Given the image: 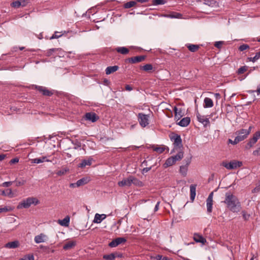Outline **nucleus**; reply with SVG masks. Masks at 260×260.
<instances>
[{
	"instance_id": "c03bdc74",
	"label": "nucleus",
	"mask_w": 260,
	"mask_h": 260,
	"mask_svg": "<svg viewBox=\"0 0 260 260\" xmlns=\"http://www.w3.org/2000/svg\"><path fill=\"white\" fill-rule=\"evenodd\" d=\"M19 260H34V256L32 254H27L24 256L23 257Z\"/></svg>"
},
{
	"instance_id": "6e6552de",
	"label": "nucleus",
	"mask_w": 260,
	"mask_h": 260,
	"mask_svg": "<svg viewBox=\"0 0 260 260\" xmlns=\"http://www.w3.org/2000/svg\"><path fill=\"white\" fill-rule=\"evenodd\" d=\"M89 180L88 178H82L78 180L76 183H72L69 185L71 188L78 187L87 184Z\"/></svg>"
},
{
	"instance_id": "774afa93",
	"label": "nucleus",
	"mask_w": 260,
	"mask_h": 260,
	"mask_svg": "<svg viewBox=\"0 0 260 260\" xmlns=\"http://www.w3.org/2000/svg\"><path fill=\"white\" fill-rule=\"evenodd\" d=\"M259 190H260L259 186H256L252 190V193L257 192H258Z\"/></svg>"
},
{
	"instance_id": "aec40b11",
	"label": "nucleus",
	"mask_w": 260,
	"mask_h": 260,
	"mask_svg": "<svg viewBox=\"0 0 260 260\" xmlns=\"http://www.w3.org/2000/svg\"><path fill=\"white\" fill-rule=\"evenodd\" d=\"M196 184H191L190 186V199L193 201L196 195Z\"/></svg>"
},
{
	"instance_id": "052dcab7",
	"label": "nucleus",
	"mask_w": 260,
	"mask_h": 260,
	"mask_svg": "<svg viewBox=\"0 0 260 260\" xmlns=\"http://www.w3.org/2000/svg\"><path fill=\"white\" fill-rule=\"evenodd\" d=\"M25 182H26V181L24 180H21V181H16V185L17 186L23 185L25 183Z\"/></svg>"
},
{
	"instance_id": "1a4fd4ad",
	"label": "nucleus",
	"mask_w": 260,
	"mask_h": 260,
	"mask_svg": "<svg viewBox=\"0 0 260 260\" xmlns=\"http://www.w3.org/2000/svg\"><path fill=\"white\" fill-rule=\"evenodd\" d=\"M126 241V239L123 237H119L113 240L109 244V246L111 247H115L120 244L124 243Z\"/></svg>"
},
{
	"instance_id": "49530a36",
	"label": "nucleus",
	"mask_w": 260,
	"mask_h": 260,
	"mask_svg": "<svg viewBox=\"0 0 260 260\" xmlns=\"http://www.w3.org/2000/svg\"><path fill=\"white\" fill-rule=\"evenodd\" d=\"M11 6L15 8H19L21 7V3L20 1H16L12 2L11 4Z\"/></svg>"
},
{
	"instance_id": "a18cd8bd",
	"label": "nucleus",
	"mask_w": 260,
	"mask_h": 260,
	"mask_svg": "<svg viewBox=\"0 0 260 260\" xmlns=\"http://www.w3.org/2000/svg\"><path fill=\"white\" fill-rule=\"evenodd\" d=\"M152 3L153 5L156 6L164 5L166 3V1L165 0H152Z\"/></svg>"
},
{
	"instance_id": "4468645a",
	"label": "nucleus",
	"mask_w": 260,
	"mask_h": 260,
	"mask_svg": "<svg viewBox=\"0 0 260 260\" xmlns=\"http://www.w3.org/2000/svg\"><path fill=\"white\" fill-rule=\"evenodd\" d=\"M85 118L86 120L91 121L92 122H94L98 120L99 117L95 113L88 112L85 114Z\"/></svg>"
},
{
	"instance_id": "5fc2aeb1",
	"label": "nucleus",
	"mask_w": 260,
	"mask_h": 260,
	"mask_svg": "<svg viewBox=\"0 0 260 260\" xmlns=\"http://www.w3.org/2000/svg\"><path fill=\"white\" fill-rule=\"evenodd\" d=\"M242 216H243V218L245 220H248L249 219V218L250 217V215L248 214H247L246 212L245 211H242Z\"/></svg>"
},
{
	"instance_id": "13d9d810",
	"label": "nucleus",
	"mask_w": 260,
	"mask_h": 260,
	"mask_svg": "<svg viewBox=\"0 0 260 260\" xmlns=\"http://www.w3.org/2000/svg\"><path fill=\"white\" fill-rule=\"evenodd\" d=\"M156 259L157 260H169L167 256H162L160 255H157L156 256Z\"/></svg>"
},
{
	"instance_id": "8fccbe9b",
	"label": "nucleus",
	"mask_w": 260,
	"mask_h": 260,
	"mask_svg": "<svg viewBox=\"0 0 260 260\" xmlns=\"http://www.w3.org/2000/svg\"><path fill=\"white\" fill-rule=\"evenodd\" d=\"M247 67L246 66H243V67H240L238 70V73L239 74H243L247 70Z\"/></svg>"
},
{
	"instance_id": "393cba45",
	"label": "nucleus",
	"mask_w": 260,
	"mask_h": 260,
	"mask_svg": "<svg viewBox=\"0 0 260 260\" xmlns=\"http://www.w3.org/2000/svg\"><path fill=\"white\" fill-rule=\"evenodd\" d=\"M115 50L119 53L123 55L127 54L129 50L128 48L125 47H118L115 48Z\"/></svg>"
},
{
	"instance_id": "de8ad7c7",
	"label": "nucleus",
	"mask_w": 260,
	"mask_h": 260,
	"mask_svg": "<svg viewBox=\"0 0 260 260\" xmlns=\"http://www.w3.org/2000/svg\"><path fill=\"white\" fill-rule=\"evenodd\" d=\"M249 46L248 44H243L239 47L238 49L240 51H244L247 49H249Z\"/></svg>"
},
{
	"instance_id": "b1692460",
	"label": "nucleus",
	"mask_w": 260,
	"mask_h": 260,
	"mask_svg": "<svg viewBox=\"0 0 260 260\" xmlns=\"http://www.w3.org/2000/svg\"><path fill=\"white\" fill-rule=\"evenodd\" d=\"M118 69L119 67L118 66L108 67L105 70L106 74L107 75L111 74L117 71L118 70Z\"/></svg>"
},
{
	"instance_id": "c756f323",
	"label": "nucleus",
	"mask_w": 260,
	"mask_h": 260,
	"mask_svg": "<svg viewBox=\"0 0 260 260\" xmlns=\"http://www.w3.org/2000/svg\"><path fill=\"white\" fill-rule=\"evenodd\" d=\"M44 161H50V160L47 159L46 156H43L40 158H36L31 159V162L34 164H40Z\"/></svg>"
},
{
	"instance_id": "0eeeda50",
	"label": "nucleus",
	"mask_w": 260,
	"mask_h": 260,
	"mask_svg": "<svg viewBox=\"0 0 260 260\" xmlns=\"http://www.w3.org/2000/svg\"><path fill=\"white\" fill-rule=\"evenodd\" d=\"M138 121L140 125L145 127L149 124V116L142 113H140L138 115Z\"/></svg>"
},
{
	"instance_id": "2eb2a0df",
	"label": "nucleus",
	"mask_w": 260,
	"mask_h": 260,
	"mask_svg": "<svg viewBox=\"0 0 260 260\" xmlns=\"http://www.w3.org/2000/svg\"><path fill=\"white\" fill-rule=\"evenodd\" d=\"M193 238L196 242L201 243L203 245L205 244L207 242L206 239L203 236L198 233H194Z\"/></svg>"
},
{
	"instance_id": "72a5a7b5",
	"label": "nucleus",
	"mask_w": 260,
	"mask_h": 260,
	"mask_svg": "<svg viewBox=\"0 0 260 260\" xmlns=\"http://www.w3.org/2000/svg\"><path fill=\"white\" fill-rule=\"evenodd\" d=\"M175 162V159L173 157V156H171L166 160L164 165H166V167H170L174 164Z\"/></svg>"
},
{
	"instance_id": "ddd939ff",
	"label": "nucleus",
	"mask_w": 260,
	"mask_h": 260,
	"mask_svg": "<svg viewBox=\"0 0 260 260\" xmlns=\"http://www.w3.org/2000/svg\"><path fill=\"white\" fill-rule=\"evenodd\" d=\"M145 58L146 56L145 55H140L128 58L127 59V60L131 63H136L142 62L145 60Z\"/></svg>"
},
{
	"instance_id": "4be33fe9",
	"label": "nucleus",
	"mask_w": 260,
	"mask_h": 260,
	"mask_svg": "<svg viewBox=\"0 0 260 260\" xmlns=\"http://www.w3.org/2000/svg\"><path fill=\"white\" fill-rule=\"evenodd\" d=\"M204 107L205 108H211L213 106V102L211 99L205 98L204 100Z\"/></svg>"
},
{
	"instance_id": "f3484780",
	"label": "nucleus",
	"mask_w": 260,
	"mask_h": 260,
	"mask_svg": "<svg viewBox=\"0 0 260 260\" xmlns=\"http://www.w3.org/2000/svg\"><path fill=\"white\" fill-rule=\"evenodd\" d=\"M132 178L131 176L128 177L126 179H124L121 181H119L118 182V185L120 187H123L124 186H130L132 185Z\"/></svg>"
},
{
	"instance_id": "f8f14e48",
	"label": "nucleus",
	"mask_w": 260,
	"mask_h": 260,
	"mask_svg": "<svg viewBox=\"0 0 260 260\" xmlns=\"http://www.w3.org/2000/svg\"><path fill=\"white\" fill-rule=\"evenodd\" d=\"M47 240V236L44 233H41L40 234L36 236L34 238V241L37 244L45 242Z\"/></svg>"
},
{
	"instance_id": "864d4df0",
	"label": "nucleus",
	"mask_w": 260,
	"mask_h": 260,
	"mask_svg": "<svg viewBox=\"0 0 260 260\" xmlns=\"http://www.w3.org/2000/svg\"><path fill=\"white\" fill-rule=\"evenodd\" d=\"M249 92L250 93L256 92L257 95H260V84L257 86V89L255 90H250Z\"/></svg>"
},
{
	"instance_id": "cd10ccee",
	"label": "nucleus",
	"mask_w": 260,
	"mask_h": 260,
	"mask_svg": "<svg viewBox=\"0 0 260 260\" xmlns=\"http://www.w3.org/2000/svg\"><path fill=\"white\" fill-rule=\"evenodd\" d=\"M19 246V242L14 241L7 243L5 247L7 248H15Z\"/></svg>"
},
{
	"instance_id": "69168bd1",
	"label": "nucleus",
	"mask_w": 260,
	"mask_h": 260,
	"mask_svg": "<svg viewBox=\"0 0 260 260\" xmlns=\"http://www.w3.org/2000/svg\"><path fill=\"white\" fill-rule=\"evenodd\" d=\"M159 204H160V202L159 201L157 202L155 206L154 209V212H156V211H158V210L159 209Z\"/></svg>"
},
{
	"instance_id": "5701e85b",
	"label": "nucleus",
	"mask_w": 260,
	"mask_h": 260,
	"mask_svg": "<svg viewBox=\"0 0 260 260\" xmlns=\"http://www.w3.org/2000/svg\"><path fill=\"white\" fill-rule=\"evenodd\" d=\"M257 140L258 139L253 135L252 138L249 140V142L247 143L246 145L245 146L246 149H250L254 145V144L256 143Z\"/></svg>"
},
{
	"instance_id": "a19ab883",
	"label": "nucleus",
	"mask_w": 260,
	"mask_h": 260,
	"mask_svg": "<svg viewBox=\"0 0 260 260\" xmlns=\"http://www.w3.org/2000/svg\"><path fill=\"white\" fill-rule=\"evenodd\" d=\"M259 58H260V52L256 53V54L255 55V56L253 57H248V59L250 61H252L253 62H254L257 60H258Z\"/></svg>"
},
{
	"instance_id": "603ef678",
	"label": "nucleus",
	"mask_w": 260,
	"mask_h": 260,
	"mask_svg": "<svg viewBox=\"0 0 260 260\" xmlns=\"http://www.w3.org/2000/svg\"><path fill=\"white\" fill-rule=\"evenodd\" d=\"M223 43V41H217L215 43L214 46L218 49H220Z\"/></svg>"
},
{
	"instance_id": "f03ea898",
	"label": "nucleus",
	"mask_w": 260,
	"mask_h": 260,
	"mask_svg": "<svg viewBox=\"0 0 260 260\" xmlns=\"http://www.w3.org/2000/svg\"><path fill=\"white\" fill-rule=\"evenodd\" d=\"M40 201L39 200L35 197H29L27 198L21 202H20L18 206V209H22V208H28L31 205H37L39 204Z\"/></svg>"
},
{
	"instance_id": "2f4dec72",
	"label": "nucleus",
	"mask_w": 260,
	"mask_h": 260,
	"mask_svg": "<svg viewBox=\"0 0 260 260\" xmlns=\"http://www.w3.org/2000/svg\"><path fill=\"white\" fill-rule=\"evenodd\" d=\"M58 222L62 226H68L70 222V217L67 216L62 220H59Z\"/></svg>"
},
{
	"instance_id": "a878e982",
	"label": "nucleus",
	"mask_w": 260,
	"mask_h": 260,
	"mask_svg": "<svg viewBox=\"0 0 260 260\" xmlns=\"http://www.w3.org/2000/svg\"><path fill=\"white\" fill-rule=\"evenodd\" d=\"M76 242L75 241H69L64 244L63 246V249L65 250H67L73 248L76 246Z\"/></svg>"
},
{
	"instance_id": "0e129e2a",
	"label": "nucleus",
	"mask_w": 260,
	"mask_h": 260,
	"mask_svg": "<svg viewBox=\"0 0 260 260\" xmlns=\"http://www.w3.org/2000/svg\"><path fill=\"white\" fill-rule=\"evenodd\" d=\"M151 169V167L144 168L142 170V173H147V172H148V171H149Z\"/></svg>"
},
{
	"instance_id": "39448f33",
	"label": "nucleus",
	"mask_w": 260,
	"mask_h": 260,
	"mask_svg": "<svg viewBox=\"0 0 260 260\" xmlns=\"http://www.w3.org/2000/svg\"><path fill=\"white\" fill-rule=\"evenodd\" d=\"M252 127L249 126L248 129H241L236 132L237 136L236 137L239 142L245 139L250 133Z\"/></svg>"
},
{
	"instance_id": "4c0bfd02",
	"label": "nucleus",
	"mask_w": 260,
	"mask_h": 260,
	"mask_svg": "<svg viewBox=\"0 0 260 260\" xmlns=\"http://www.w3.org/2000/svg\"><path fill=\"white\" fill-rule=\"evenodd\" d=\"M136 2L135 1H130L125 3L123 5V8L125 9H129L136 5Z\"/></svg>"
},
{
	"instance_id": "9b49d317",
	"label": "nucleus",
	"mask_w": 260,
	"mask_h": 260,
	"mask_svg": "<svg viewBox=\"0 0 260 260\" xmlns=\"http://www.w3.org/2000/svg\"><path fill=\"white\" fill-rule=\"evenodd\" d=\"M213 196V192H212L209 194L206 200L207 210L208 213H211L212 211Z\"/></svg>"
},
{
	"instance_id": "3c124183",
	"label": "nucleus",
	"mask_w": 260,
	"mask_h": 260,
	"mask_svg": "<svg viewBox=\"0 0 260 260\" xmlns=\"http://www.w3.org/2000/svg\"><path fill=\"white\" fill-rule=\"evenodd\" d=\"M10 210H11V207L5 206L4 207L0 208V213L2 212H7Z\"/></svg>"
},
{
	"instance_id": "09e8293b",
	"label": "nucleus",
	"mask_w": 260,
	"mask_h": 260,
	"mask_svg": "<svg viewBox=\"0 0 260 260\" xmlns=\"http://www.w3.org/2000/svg\"><path fill=\"white\" fill-rule=\"evenodd\" d=\"M72 143L75 145L74 148L76 149L81 147V142L77 139L74 141H73Z\"/></svg>"
},
{
	"instance_id": "7c9ffc66",
	"label": "nucleus",
	"mask_w": 260,
	"mask_h": 260,
	"mask_svg": "<svg viewBox=\"0 0 260 260\" xmlns=\"http://www.w3.org/2000/svg\"><path fill=\"white\" fill-rule=\"evenodd\" d=\"M174 111L175 113V118L179 119L182 116V112L181 109H178L177 107H174Z\"/></svg>"
},
{
	"instance_id": "6ab92c4d",
	"label": "nucleus",
	"mask_w": 260,
	"mask_h": 260,
	"mask_svg": "<svg viewBox=\"0 0 260 260\" xmlns=\"http://www.w3.org/2000/svg\"><path fill=\"white\" fill-rule=\"evenodd\" d=\"M107 217V215L104 214H100L96 213L93 219V222L96 223H101Z\"/></svg>"
},
{
	"instance_id": "4d7b16f0",
	"label": "nucleus",
	"mask_w": 260,
	"mask_h": 260,
	"mask_svg": "<svg viewBox=\"0 0 260 260\" xmlns=\"http://www.w3.org/2000/svg\"><path fill=\"white\" fill-rule=\"evenodd\" d=\"M13 183L12 181H8L3 182L2 184V186L5 187H8L11 186Z\"/></svg>"
},
{
	"instance_id": "ea45409f",
	"label": "nucleus",
	"mask_w": 260,
	"mask_h": 260,
	"mask_svg": "<svg viewBox=\"0 0 260 260\" xmlns=\"http://www.w3.org/2000/svg\"><path fill=\"white\" fill-rule=\"evenodd\" d=\"M173 156L175 159L176 161L179 160L183 157V152L180 150L177 153L176 155Z\"/></svg>"
},
{
	"instance_id": "f704fd0d",
	"label": "nucleus",
	"mask_w": 260,
	"mask_h": 260,
	"mask_svg": "<svg viewBox=\"0 0 260 260\" xmlns=\"http://www.w3.org/2000/svg\"><path fill=\"white\" fill-rule=\"evenodd\" d=\"M2 194L5 196H8L10 198H12L13 197V193L11 188H8L6 190H3L2 191Z\"/></svg>"
},
{
	"instance_id": "bf43d9fd",
	"label": "nucleus",
	"mask_w": 260,
	"mask_h": 260,
	"mask_svg": "<svg viewBox=\"0 0 260 260\" xmlns=\"http://www.w3.org/2000/svg\"><path fill=\"white\" fill-rule=\"evenodd\" d=\"M228 143H230V144H232L233 145H236V144H238L239 143V141H238L237 138H235V140L234 141H233L232 140L229 139L228 140Z\"/></svg>"
},
{
	"instance_id": "37998d69",
	"label": "nucleus",
	"mask_w": 260,
	"mask_h": 260,
	"mask_svg": "<svg viewBox=\"0 0 260 260\" xmlns=\"http://www.w3.org/2000/svg\"><path fill=\"white\" fill-rule=\"evenodd\" d=\"M69 171V169H67V168H63L61 170L57 171V172L56 173V174L58 175V176H62V175H64L67 172H68Z\"/></svg>"
},
{
	"instance_id": "680f3d73",
	"label": "nucleus",
	"mask_w": 260,
	"mask_h": 260,
	"mask_svg": "<svg viewBox=\"0 0 260 260\" xmlns=\"http://www.w3.org/2000/svg\"><path fill=\"white\" fill-rule=\"evenodd\" d=\"M252 154L255 156L260 155V147L257 149L253 151Z\"/></svg>"
},
{
	"instance_id": "e2e57ef3",
	"label": "nucleus",
	"mask_w": 260,
	"mask_h": 260,
	"mask_svg": "<svg viewBox=\"0 0 260 260\" xmlns=\"http://www.w3.org/2000/svg\"><path fill=\"white\" fill-rule=\"evenodd\" d=\"M20 2L21 3V7H22L26 6L28 3L26 0H20Z\"/></svg>"
},
{
	"instance_id": "c85d7f7f",
	"label": "nucleus",
	"mask_w": 260,
	"mask_h": 260,
	"mask_svg": "<svg viewBox=\"0 0 260 260\" xmlns=\"http://www.w3.org/2000/svg\"><path fill=\"white\" fill-rule=\"evenodd\" d=\"M92 160V158H90L88 159H83L81 163L78 165L79 167L84 168L86 166H90Z\"/></svg>"
},
{
	"instance_id": "338daca9",
	"label": "nucleus",
	"mask_w": 260,
	"mask_h": 260,
	"mask_svg": "<svg viewBox=\"0 0 260 260\" xmlns=\"http://www.w3.org/2000/svg\"><path fill=\"white\" fill-rule=\"evenodd\" d=\"M257 139L260 138V130L258 131H257L254 133L253 135Z\"/></svg>"
},
{
	"instance_id": "bb28decb",
	"label": "nucleus",
	"mask_w": 260,
	"mask_h": 260,
	"mask_svg": "<svg viewBox=\"0 0 260 260\" xmlns=\"http://www.w3.org/2000/svg\"><path fill=\"white\" fill-rule=\"evenodd\" d=\"M186 46L188 50L192 52H196L200 48V45L192 44H187L186 45Z\"/></svg>"
},
{
	"instance_id": "e433bc0d",
	"label": "nucleus",
	"mask_w": 260,
	"mask_h": 260,
	"mask_svg": "<svg viewBox=\"0 0 260 260\" xmlns=\"http://www.w3.org/2000/svg\"><path fill=\"white\" fill-rule=\"evenodd\" d=\"M117 256L116 253H112L110 254H105L103 256V258L106 260H114Z\"/></svg>"
},
{
	"instance_id": "7ed1b4c3",
	"label": "nucleus",
	"mask_w": 260,
	"mask_h": 260,
	"mask_svg": "<svg viewBox=\"0 0 260 260\" xmlns=\"http://www.w3.org/2000/svg\"><path fill=\"white\" fill-rule=\"evenodd\" d=\"M32 89L37 90L43 95L47 96H51L56 92L55 90H50L45 86L36 85H32Z\"/></svg>"
},
{
	"instance_id": "423d86ee",
	"label": "nucleus",
	"mask_w": 260,
	"mask_h": 260,
	"mask_svg": "<svg viewBox=\"0 0 260 260\" xmlns=\"http://www.w3.org/2000/svg\"><path fill=\"white\" fill-rule=\"evenodd\" d=\"M222 166L228 170H233L241 167L242 162L238 160H233L229 162L223 161Z\"/></svg>"
},
{
	"instance_id": "dca6fc26",
	"label": "nucleus",
	"mask_w": 260,
	"mask_h": 260,
	"mask_svg": "<svg viewBox=\"0 0 260 260\" xmlns=\"http://www.w3.org/2000/svg\"><path fill=\"white\" fill-rule=\"evenodd\" d=\"M150 148H152L153 151L159 154L162 153L166 150H167L168 151H169V150L168 147H166L165 146H160L158 145H153L151 146Z\"/></svg>"
},
{
	"instance_id": "6e6d98bb",
	"label": "nucleus",
	"mask_w": 260,
	"mask_h": 260,
	"mask_svg": "<svg viewBox=\"0 0 260 260\" xmlns=\"http://www.w3.org/2000/svg\"><path fill=\"white\" fill-rule=\"evenodd\" d=\"M56 50V48H52L47 50L46 55L47 56H50L52 55V53L55 52Z\"/></svg>"
},
{
	"instance_id": "c9c22d12",
	"label": "nucleus",
	"mask_w": 260,
	"mask_h": 260,
	"mask_svg": "<svg viewBox=\"0 0 260 260\" xmlns=\"http://www.w3.org/2000/svg\"><path fill=\"white\" fill-rule=\"evenodd\" d=\"M140 69L146 72H149L153 69V66L151 64H146L144 66H141L140 67Z\"/></svg>"
},
{
	"instance_id": "20e7f679",
	"label": "nucleus",
	"mask_w": 260,
	"mask_h": 260,
	"mask_svg": "<svg viewBox=\"0 0 260 260\" xmlns=\"http://www.w3.org/2000/svg\"><path fill=\"white\" fill-rule=\"evenodd\" d=\"M169 138L170 140L173 142L174 145V149H180L182 148V139L181 138V136L174 133H171L169 135ZM174 149H173L174 150Z\"/></svg>"
},
{
	"instance_id": "79ce46f5",
	"label": "nucleus",
	"mask_w": 260,
	"mask_h": 260,
	"mask_svg": "<svg viewBox=\"0 0 260 260\" xmlns=\"http://www.w3.org/2000/svg\"><path fill=\"white\" fill-rule=\"evenodd\" d=\"M60 32L55 31L54 34L50 38V40H53L54 39H58L62 36V34H60Z\"/></svg>"
},
{
	"instance_id": "9d476101",
	"label": "nucleus",
	"mask_w": 260,
	"mask_h": 260,
	"mask_svg": "<svg viewBox=\"0 0 260 260\" xmlns=\"http://www.w3.org/2000/svg\"><path fill=\"white\" fill-rule=\"evenodd\" d=\"M197 118L199 122L202 123L204 127L210 125V121L209 118L204 115H201L199 112L197 113Z\"/></svg>"
},
{
	"instance_id": "412c9836",
	"label": "nucleus",
	"mask_w": 260,
	"mask_h": 260,
	"mask_svg": "<svg viewBox=\"0 0 260 260\" xmlns=\"http://www.w3.org/2000/svg\"><path fill=\"white\" fill-rule=\"evenodd\" d=\"M190 122V118L186 117L182 118L177 124L182 127H185L189 124Z\"/></svg>"
},
{
	"instance_id": "58836bf2",
	"label": "nucleus",
	"mask_w": 260,
	"mask_h": 260,
	"mask_svg": "<svg viewBox=\"0 0 260 260\" xmlns=\"http://www.w3.org/2000/svg\"><path fill=\"white\" fill-rule=\"evenodd\" d=\"M167 17L171 18H180L182 17V15L179 13L173 12L169 15H167Z\"/></svg>"
},
{
	"instance_id": "f257e3e1",
	"label": "nucleus",
	"mask_w": 260,
	"mask_h": 260,
	"mask_svg": "<svg viewBox=\"0 0 260 260\" xmlns=\"http://www.w3.org/2000/svg\"><path fill=\"white\" fill-rule=\"evenodd\" d=\"M224 203L227 207L233 212H238L241 209V206L238 198L231 192H227L225 194Z\"/></svg>"
},
{
	"instance_id": "473e14b6",
	"label": "nucleus",
	"mask_w": 260,
	"mask_h": 260,
	"mask_svg": "<svg viewBox=\"0 0 260 260\" xmlns=\"http://www.w3.org/2000/svg\"><path fill=\"white\" fill-rule=\"evenodd\" d=\"M131 178H132V184H133L134 185H135L136 186H143V183L139 180V179H138L137 178L131 176Z\"/></svg>"
},
{
	"instance_id": "a211bd4d",
	"label": "nucleus",
	"mask_w": 260,
	"mask_h": 260,
	"mask_svg": "<svg viewBox=\"0 0 260 260\" xmlns=\"http://www.w3.org/2000/svg\"><path fill=\"white\" fill-rule=\"evenodd\" d=\"M190 163V160H188L187 161L185 165L181 166L180 167L179 172H180V174L184 177L186 176L187 175V171H188V166Z\"/></svg>"
}]
</instances>
